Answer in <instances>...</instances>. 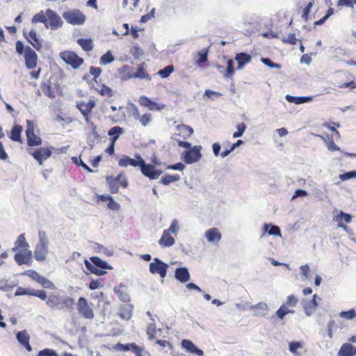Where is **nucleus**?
<instances>
[{"mask_svg": "<svg viewBox=\"0 0 356 356\" xmlns=\"http://www.w3.org/2000/svg\"><path fill=\"white\" fill-rule=\"evenodd\" d=\"M46 304L53 309H71L74 304V300L69 296H62L59 293H51L47 297Z\"/></svg>", "mask_w": 356, "mask_h": 356, "instance_id": "f257e3e1", "label": "nucleus"}, {"mask_svg": "<svg viewBox=\"0 0 356 356\" xmlns=\"http://www.w3.org/2000/svg\"><path fill=\"white\" fill-rule=\"evenodd\" d=\"M16 51L19 55L24 54L25 66L29 70L35 69L38 64V57L35 51L29 46L24 47L22 41L16 42Z\"/></svg>", "mask_w": 356, "mask_h": 356, "instance_id": "f03ea898", "label": "nucleus"}, {"mask_svg": "<svg viewBox=\"0 0 356 356\" xmlns=\"http://www.w3.org/2000/svg\"><path fill=\"white\" fill-rule=\"evenodd\" d=\"M175 129L176 132L172 136V139L177 143L179 147L191 148V143L187 142L186 140L193 135V128L188 125L181 124L177 125Z\"/></svg>", "mask_w": 356, "mask_h": 356, "instance_id": "7ed1b4c3", "label": "nucleus"}, {"mask_svg": "<svg viewBox=\"0 0 356 356\" xmlns=\"http://www.w3.org/2000/svg\"><path fill=\"white\" fill-rule=\"evenodd\" d=\"M39 242L36 245L34 251V257L38 261H43L46 259L48 254V239L44 231H39Z\"/></svg>", "mask_w": 356, "mask_h": 356, "instance_id": "20e7f679", "label": "nucleus"}, {"mask_svg": "<svg viewBox=\"0 0 356 356\" xmlns=\"http://www.w3.org/2000/svg\"><path fill=\"white\" fill-rule=\"evenodd\" d=\"M106 184L108 186L109 191L112 194H115L119 191V185L126 188L129 186L128 180L123 172L119 173L116 177L107 176L106 177Z\"/></svg>", "mask_w": 356, "mask_h": 356, "instance_id": "39448f33", "label": "nucleus"}, {"mask_svg": "<svg viewBox=\"0 0 356 356\" xmlns=\"http://www.w3.org/2000/svg\"><path fill=\"white\" fill-rule=\"evenodd\" d=\"M298 299L294 295H290L287 297L286 300L275 312V315L278 318L282 320L288 314H294V307H296Z\"/></svg>", "mask_w": 356, "mask_h": 356, "instance_id": "423d86ee", "label": "nucleus"}, {"mask_svg": "<svg viewBox=\"0 0 356 356\" xmlns=\"http://www.w3.org/2000/svg\"><path fill=\"white\" fill-rule=\"evenodd\" d=\"M76 310L79 315L88 320H92L95 317V313L92 304L89 303L84 297H80L76 302Z\"/></svg>", "mask_w": 356, "mask_h": 356, "instance_id": "0eeeda50", "label": "nucleus"}, {"mask_svg": "<svg viewBox=\"0 0 356 356\" xmlns=\"http://www.w3.org/2000/svg\"><path fill=\"white\" fill-rule=\"evenodd\" d=\"M181 155L183 161L186 164H192L198 162L202 159V146L195 145L193 147L186 149Z\"/></svg>", "mask_w": 356, "mask_h": 356, "instance_id": "6e6552de", "label": "nucleus"}, {"mask_svg": "<svg viewBox=\"0 0 356 356\" xmlns=\"http://www.w3.org/2000/svg\"><path fill=\"white\" fill-rule=\"evenodd\" d=\"M60 57L67 65L73 69L79 68L84 62L83 58L79 57L75 52L72 51H64L60 52Z\"/></svg>", "mask_w": 356, "mask_h": 356, "instance_id": "1a4fd4ad", "label": "nucleus"}, {"mask_svg": "<svg viewBox=\"0 0 356 356\" xmlns=\"http://www.w3.org/2000/svg\"><path fill=\"white\" fill-rule=\"evenodd\" d=\"M26 136L30 147L40 146L42 143L41 138L35 134L34 123L30 120H26Z\"/></svg>", "mask_w": 356, "mask_h": 356, "instance_id": "9d476101", "label": "nucleus"}, {"mask_svg": "<svg viewBox=\"0 0 356 356\" xmlns=\"http://www.w3.org/2000/svg\"><path fill=\"white\" fill-rule=\"evenodd\" d=\"M63 17L67 23L73 25H81L86 19V15L78 9L66 11Z\"/></svg>", "mask_w": 356, "mask_h": 356, "instance_id": "9b49d317", "label": "nucleus"}, {"mask_svg": "<svg viewBox=\"0 0 356 356\" xmlns=\"http://www.w3.org/2000/svg\"><path fill=\"white\" fill-rule=\"evenodd\" d=\"M90 260L92 264L89 262L88 260H85V266L86 268L90 270L92 273L100 275L104 274L105 272L97 268V267H99L102 269L107 268V264L106 261L102 260L98 257H92Z\"/></svg>", "mask_w": 356, "mask_h": 356, "instance_id": "f8f14e48", "label": "nucleus"}, {"mask_svg": "<svg viewBox=\"0 0 356 356\" xmlns=\"http://www.w3.org/2000/svg\"><path fill=\"white\" fill-rule=\"evenodd\" d=\"M23 35L29 43H30L33 48L40 51L42 48V40L37 34L35 29H32L29 31L26 29L23 30Z\"/></svg>", "mask_w": 356, "mask_h": 356, "instance_id": "ddd939ff", "label": "nucleus"}, {"mask_svg": "<svg viewBox=\"0 0 356 356\" xmlns=\"http://www.w3.org/2000/svg\"><path fill=\"white\" fill-rule=\"evenodd\" d=\"M139 168L142 174L149 179H156L162 174L161 170L156 169L154 165L146 163L143 159H141Z\"/></svg>", "mask_w": 356, "mask_h": 356, "instance_id": "4468645a", "label": "nucleus"}, {"mask_svg": "<svg viewBox=\"0 0 356 356\" xmlns=\"http://www.w3.org/2000/svg\"><path fill=\"white\" fill-rule=\"evenodd\" d=\"M168 266L158 258L154 259V262L149 264V271L152 274H159L161 278L166 276Z\"/></svg>", "mask_w": 356, "mask_h": 356, "instance_id": "2eb2a0df", "label": "nucleus"}, {"mask_svg": "<svg viewBox=\"0 0 356 356\" xmlns=\"http://www.w3.org/2000/svg\"><path fill=\"white\" fill-rule=\"evenodd\" d=\"M40 88L44 95L50 99H54L60 92L58 84H52L50 80L42 82Z\"/></svg>", "mask_w": 356, "mask_h": 356, "instance_id": "dca6fc26", "label": "nucleus"}, {"mask_svg": "<svg viewBox=\"0 0 356 356\" xmlns=\"http://www.w3.org/2000/svg\"><path fill=\"white\" fill-rule=\"evenodd\" d=\"M40 165L49 158L52 154V147H39L33 152H29Z\"/></svg>", "mask_w": 356, "mask_h": 356, "instance_id": "f3484780", "label": "nucleus"}, {"mask_svg": "<svg viewBox=\"0 0 356 356\" xmlns=\"http://www.w3.org/2000/svg\"><path fill=\"white\" fill-rule=\"evenodd\" d=\"M32 258L33 254L31 250H18L14 256L15 262L19 266L23 264L31 266L32 263Z\"/></svg>", "mask_w": 356, "mask_h": 356, "instance_id": "a211bd4d", "label": "nucleus"}, {"mask_svg": "<svg viewBox=\"0 0 356 356\" xmlns=\"http://www.w3.org/2000/svg\"><path fill=\"white\" fill-rule=\"evenodd\" d=\"M26 295L38 297L42 300H45L47 299V293L43 290L29 289L19 286L15 293V296Z\"/></svg>", "mask_w": 356, "mask_h": 356, "instance_id": "6ab92c4d", "label": "nucleus"}, {"mask_svg": "<svg viewBox=\"0 0 356 356\" xmlns=\"http://www.w3.org/2000/svg\"><path fill=\"white\" fill-rule=\"evenodd\" d=\"M138 102L140 106L146 107L150 111H160L163 110L165 106L164 104L155 102L150 98L144 95L139 98Z\"/></svg>", "mask_w": 356, "mask_h": 356, "instance_id": "aec40b11", "label": "nucleus"}, {"mask_svg": "<svg viewBox=\"0 0 356 356\" xmlns=\"http://www.w3.org/2000/svg\"><path fill=\"white\" fill-rule=\"evenodd\" d=\"M142 159L141 156L138 154H135V159H131L129 156L123 155L118 160V165L119 166L124 168H126L128 165H131L134 168L139 167Z\"/></svg>", "mask_w": 356, "mask_h": 356, "instance_id": "412c9836", "label": "nucleus"}, {"mask_svg": "<svg viewBox=\"0 0 356 356\" xmlns=\"http://www.w3.org/2000/svg\"><path fill=\"white\" fill-rule=\"evenodd\" d=\"M46 15L47 19V27L49 26L51 29H55L61 26L63 22L55 11L51 9H47L46 10Z\"/></svg>", "mask_w": 356, "mask_h": 356, "instance_id": "4be33fe9", "label": "nucleus"}, {"mask_svg": "<svg viewBox=\"0 0 356 356\" xmlns=\"http://www.w3.org/2000/svg\"><path fill=\"white\" fill-rule=\"evenodd\" d=\"M95 106V102L93 100H90L86 103L81 102L77 103L76 107L80 111L81 114L83 115L84 119L86 122H89L90 118V113L92 108Z\"/></svg>", "mask_w": 356, "mask_h": 356, "instance_id": "5701e85b", "label": "nucleus"}, {"mask_svg": "<svg viewBox=\"0 0 356 356\" xmlns=\"http://www.w3.org/2000/svg\"><path fill=\"white\" fill-rule=\"evenodd\" d=\"M145 66V65L144 63L139 64L136 67V72L129 74L127 79L136 78L150 81L152 79V76L147 73Z\"/></svg>", "mask_w": 356, "mask_h": 356, "instance_id": "b1692460", "label": "nucleus"}, {"mask_svg": "<svg viewBox=\"0 0 356 356\" xmlns=\"http://www.w3.org/2000/svg\"><path fill=\"white\" fill-rule=\"evenodd\" d=\"M114 348L120 350V351H127V350H131L133 351L136 356H140L142 355L143 349L142 348L137 346L136 343H127V344H122V343H117Z\"/></svg>", "mask_w": 356, "mask_h": 356, "instance_id": "393cba45", "label": "nucleus"}, {"mask_svg": "<svg viewBox=\"0 0 356 356\" xmlns=\"http://www.w3.org/2000/svg\"><path fill=\"white\" fill-rule=\"evenodd\" d=\"M17 339L29 352L32 350V348L29 343L30 336L26 330L17 332Z\"/></svg>", "mask_w": 356, "mask_h": 356, "instance_id": "a878e982", "label": "nucleus"}, {"mask_svg": "<svg viewBox=\"0 0 356 356\" xmlns=\"http://www.w3.org/2000/svg\"><path fill=\"white\" fill-rule=\"evenodd\" d=\"M175 240L173 236H171L169 230L165 229L163 234L159 239V243L162 247H170L175 244Z\"/></svg>", "mask_w": 356, "mask_h": 356, "instance_id": "bb28decb", "label": "nucleus"}, {"mask_svg": "<svg viewBox=\"0 0 356 356\" xmlns=\"http://www.w3.org/2000/svg\"><path fill=\"white\" fill-rule=\"evenodd\" d=\"M205 237L211 243H218L221 239V233L216 228L209 229L205 233Z\"/></svg>", "mask_w": 356, "mask_h": 356, "instance_id": "cd10ccee", "label": "nucleus"}, {"mask_svg": "<svg viewBox=\"0 0 356 356\" xmlns=\"http://www.w3.org/2000/svg\"><path fill=\"white\" fill-rule=\"evenodd\" d=\"M29 250V245L27 243L25 234H21L15 243V247L13 248V252L18 250Z\"/></svg>", "mask_w": 356, "mask_h": 356, "instance_id": "c85d7f7f", "label": "nucleus"}, {"mask_svg": "<svg viewBox=\"0 0 356 356\" xmlns=\"http://www.w3.org/2000/svg\"><path fill=\"white\" fill-rule=\"evenodd\" d=\"M333 220L338 222L339 227L346 229V226L343 224V221L346 223H350L352 220V216L350 214L346 213L341 211L337 215L334 216Z\"/></svg>", "mask_w": 356, "mask_h": 356, "instance_id": "c756f323", "label": "nucleus"}, {"mask_svg": "<svg viewBox=\"0 0 356 356\" xmlns=\"http://www.w3.org/2000/svg\"><path fill=\"white\" fill-rule=\"evenodd\" d=\"M356 355V347L348 343H343L339 351V356H354Z\"/></svg>", "mask_w": 356, "mask_h": 356, "instance_id": "7c9ffc66", "label": "nucleus"}, {"mask_svg": "<svg viewBox=\"0 0 356 356\" xmlns=\"http://www.w3.org/2000/svg\"><path fill=\"white\" fill-rule=\"evenodd\" d=\"M133 115L134 119L138 120L143 127L147 126L152 121V115L150 113H145L140 115L136 108L134 111Z\"/></svg>", "mask_w": 356, "mask_h": 356, "instance_id": "2f4dec72", "label": "nucleus"}, {"mask_svg": "<svg viewBox=\"0 0 356 356\" xmlns=\"http://www.w3.org/2000/svg\"><path fill=\"white\" fill-rule=\"evenodd\" d=\"M163 330L160 328L157 329L154 325H150L147 328V334L148 339L151 341L155 340V341L161 338Z\"/></svg>", "mask_w": 356, "mask_h": 356, "instance_id": "473e14b6", "label": "nucleus"}, {"mask_svg": "<svg viewBox=\"0 0 356 356\" xmlns=\"http://www.w3.org/2000/svg\"><path fill=\"white\" fill-rule=\"evenodd\" d=\"M252 57L246 53H238L235 56V60L238 63L237 69L241 70L243 66L251 61Z\"/></svg>", "mask_w": 356, "mask_h": 356, "instance_id": "72a5a7b5", "label": "nucleus"}, {"mask_svg": "<svg viewBox=\"0 0 356 356\" xmlns=\"http://www.w3.org/2000/svg\"><path fill=\"white\" fill-rule=\"evenodd\" d=\"M22 127L19 124H15L13 126L10 134L9 138L13 140L15 142H18L22 143Z\"/></svg>", "mask_w": 356, "mask_h": 356, "instance_id": "f704fd0d", "label": "nucleus"}, {"mask_svg": "<svg viewBox=\"0 0 356 356\" xmlns=\"http://www.w3.org/2000/svg\"><path fill=\"white\" fill-rule=\"evenodd\" d=\"M175 277L181 282H186L190 279V275L186 268H178L175 270Z\"/></svg>", "mask_w": 356, "mask_h": 356, "instance_id": "c9c22d12", "label": "nucleus"}, {"mask_svg": "<svg viewBox=\"0 0 356 356\" xmlns=\"http://www.w3.org/2000/svg\"><path fill=\"white\" fill-rule=\"evenodd\" d=\"M181 346L186 350L191 353H196L197 355L202 356L203 355V351L200 349L197 348L195 345L192 343L191 341L188 339H184L181 341Z\"/></svg>", "mask_w": 356, "mask_h": 356, "instance_id": "e433bc0d", "label": "nucleus"}, {"mask_svg": "<svg viewBox=\"0 0 356 356\" xmlns=\"http://www.w3.org/2000/svg\"><path fill=\"white\" fill-rule=\"evenodd\" d=\"M123 132L124 130L122 127L115 126L108 130V134L111 137V141L115 143L116 140L119 138L120 136L123 134Z\"/></svg>", "mask_w": 356, "mask_h": 356, "instance_id": "4c0bfd02", "label": "nucleus"}, {"mask_svg": "<svg viewBox=\"0 0 356 356\" xmlns=\"http://www.w3.org/2000/svg\"><path fill=\"white\" fill-rule=\"evenodd\" d=\"M264 231L268 232L269 235L281 236V232L279 227L269 224H264L263 227Z\"/></svg>", "mask_w": 356, "mask_h": 356, "instance_id": "58836bf2", "label": "nucleus"}, {"mask_svg": "<svg viewBox=\"0 0 356 356\" xmlns=\"http://www.w3.org/2000/svg\"><path fill=\"white\" fill-rule=\"evenodd\" d=\"M77 43L85 51H90L93 49L92 40L91 39L79 38Z\"/></svg>", "mask_w": 356, "mask_h": 356, "instance_id": "ea45409f", "label": "nucleus"}, {"mask_svg": "<svg viewBox=\"0 0 356 356\" xmlns=\"http://www.w3.org/2000/svg\"><path fill=\"white\" fill-rule=\"evenodd\" d=\"M32 22L33 23L41 22V23H43L46 27H47V19L46 12L44 13V11L41 10L39 13L34 15V16L32 18Z\"/></svg>", "mask_w": 356, "mask_h": 356, "instance_id": "a19ab883", "label": "nucleus"}, {"mask_svg": "<svg viewBox=\"0 0 356 356\" xmlns=\"http://www.w3.org/2000/svg\"><path fill=\"white\" fill-rule=\"evenodd\" d=\"M208 51L205 49L198 51L195 57V63L200 65L207 60Z\"/></svg>", "mask_w": 356, "mask_h": 356, "instance_id": "79ce46f5", "label": "nucleus"}, {"mask_svg": "<svg viewBox=\"0 0 356 356\" xmlns=\"http://www.w3.org/2000/svg\"><path fill=\"white\" fill-rule=\"evenodd\" d=\"M175 70V67L173 65H169L164 68L159 70L157 72V74L162 79L168 78L170 74Z\"/></svg>", "mask_w": 356, "mask_h": 356, "instance_id": "37998d69", "label": "nucleus"}, {"mask_svg": "<svg viewBox=\"0 0 356 356\" xmlns=\"http://www.w3.org/2000/svg\"><path fill=\"white\" fill-rule=\"evenodd\" d=\"M286 99L289 102L294 103L296 104H303L311 100V97H293L290 95H286Z\"/></svg>", "mask_w": 356, "mask_h": 356, "instance_id": "c03bdc74", "label": "nucleus"}, {"mask_svg": "<svg viewBox=\"0 0 356 356\" xmlns=\"http://www.w3.org/2000/svg\"><path fill=\"white\" fill-rule=\"evenodd\" d=\"M180 179V177L179 175H166L164 177H163L161 179V182L163 185H168L169 184L177 181Z\"/></svg>", "mask_w": 356, "mask_h": 356, "instance_id": "a18cd8bd", "label": "nucleus"}, {"mask_svg": "<svg viewBox=\"0 0 356 356\" xmlns=\"http://www.w3.org/2000/svg\"><path fill=\"white\" fill-rule=\"evenodd\" d=\"M114 60V56H113L111 51H108L106 54L102 55L100 58L101 65H107L112 63Z\"/></svg>", "mask_w": 356, "mask_h": 356, "instance_id": "49530a36", "label": "nucleus"}, {"mask_svg": "<svg viewBox=\"0 0 356 356\" xmlns=\"http://www.w3.org/2000/svg\"><path fill=\"white\" fill-rule=\"evenodd\" d=\"M234 74V62L232 59L228 60L227 70L224 73V77L231 78Z\"/></svg>", "mask_w": 356, "mask_h": 356, "instance_id": "de8ad7c7", "label": "nucleus"}, {"mask_svg": "<svg viewBox=\"0 0 356 356\" xmlns=\"http://www.w3.org/2000/svg\"><path fill=\"white\" fill-rule=\"evenodd\" d=\"M282 41L285 44H296L298 39L296 37L294 33H289L287 36H284L282 38Z\"/></svg>", "mask_w": 356, "mask_h": 356, "instance_id": "09e8293b", "label": "nucleus"}, {"mask_svg": "<svg viewBox=\"0 0 356 356\" xmlns=\"http://www.w3.org/2000/svg\"><path fill=\"white\" fill-rule=\"evenodd\" d=\"M314 3V0L309 1L302 10V18L304 19L305 22H307L309 19V13H310V10L312 9V7L313 6Z\"/></svg>", "mask_w": 356, "mask_h": 356, "instance_id": "8fccbe9b", "label": "nucleus"}, {"mask_svg": "<svg viewBox=\"0 0 356 356\" xmlns=\"http://www.w3.org/2000/svg\"><path fill=\"white\" fill-rule=\"evenodd\" d=\"M339 316L347 320H350L356 317V312L353 309L346 312H341L339 313Z\"/></svg>", "mask_w": 356, "mask_h": 356, "instance_id": "3c124183", "label": "nucleus"}, {"mask_svg": "<svg viewBox=\"0 0 356 356\" xmlns=\"http://www.w3.org/2000/svg\"><path fill=\"white\" fill-rule=\"evenodd\" d=\"M39 284H40L45 289H56V286L54 285V284L49 280L48 279L44 277H42L41 279L40 280Z\"/></svg>", "mask_w": 356, "mask_h": 356, "instance_id": "603ef678", "label": "nucleus"}, {"mask_svg": "<svg viewBox=\"0 0 356 356\" xmlns=\"http://www.w3.org/2000/svg\"><path fill=\"white\" fill-rule=\"evenodd\" d=\"M131 310L129 306H125L120 309V316L122 318L128 320L131 317Z\"/></svg>", "mask_w": 356, "mask_h": 356, "instance_id": "864d4df0", "label": "nucleus"}, {"mask_svg": "<svg viewBox=\"0 0 356 356\" xmlns=\"http://www.w3.org/2000/svg\"><path fill=\"white\" fill-rule=\"evenodd\" d=\"M72 160L74 164L76 165H81L86 170H87L89 172H92L93 170L88 165H86L80 158H77L76 156H74L72 158Z\"/></svg>", "mask_w": 356, "mask_h": 356, "instance_id": "5fc2aeb1", "label": "nucleus"}, {"mask_svg": "<svg viewBox=\"0 0 356 356\" xmlns=\"http://www.w3.org/2000/svg\"><path fill=\"white\" fill-rule=\"evenodd\" d=\"M243 143V140H238L236 141V143H234L232 145L231 147L229 149H225V151L222 152L221 154H220V156L222 157V158H225L227 156H228L236 147H238V145H241Z\"/></svg>", "mask_w": 356, "mask_h": 356, "instance_id": "6e6d98bb", "label": "nucleus"}, {"mask_svg": "<svg viewBox=\"0 0 356 356\" xmlns=\"http://www.w3.org/2000/svg\"><path fill=\"white\" fill-rule=\"evenodd\" d=\"M24 275L29 276L33 280H35L37 282H39L42 276H41L38 272L34 270H28L24 273Z\"/></svg>", "mask_w": 356, "mask_h": 356, "instance_id": "4d7b16f0", "label": "nucleus"}, {"mask_svg": "<svg viewBox=\"0 0 356 356\" xmlns=\"http://www.w3.org/2000/svg\"><path fill=\"white\" fill-rule=\"evenodd\" d=\"M36 356H58L56 350L50 348H44L40 350Z\"/></svg>", "mask_w": 356, "mask_h": 356, "instance_id": "13d9d810", "label": "nucleus"}, {"mask_svg": "<svg viewBox=\"0 0 356 356\" xmlns=\"http://www.w3.org/2000/svg\"><path fill=\"white\" fill-rule=\"evenodd\" d=\"M98 91L99 94L103 96H106L108 97H111L113 96V91L111 88L107 86L103 85Z\"/></svg>", "mask_w": 356, "mask_h": 356, "instance_id": "bf43d9fd", "label": "nucleus"}, {"mask_svg": "<svg viewBox=\"0 0 356 356\" xmlns=\"http://www.w3.org/2000/svg\"><path fill=\"white\" fill-rule=\"evenodd\" d=\"M245 129H246V125L245 124V123L241 122V123L238 124L237 125V131H236L233 134V137L234 138L241 137L243 134Z\"/></svg>", "mask_w": 356, "mask_h": 356, "instance_id": "052dcab7", "label": "nucleus"}, {"mask_svg": "<svg viewBox=\"0 0 356 356\" xmlns=\"http://www.w3.org/2000/svg\"><path fill=\"white\" fill-rule=\"evenodd\" d=\"M261 61L266 65L272 68L280 69L281 67L280 64L273 63L270 58H261Z\"/></svg>", "mask_w": 356, "mask_h": 356, "instance_id": "680f3d73", "label": "nucleus"}, {"mask_svg": "<svg viewBox=\"0 0 356 356\" xmlns=\"http://www.w3.org/2000/svg\"><path fill=\"white\" fill-rule=\"evenodd\" d=\"M339 88L341 89L348 88L350 90L356 88V81H350L348 82L342 83L339 85Z\"/></svg>", "mask_w": 356, "mask_h": 356, "instance_id": "e2e57ef3", "label": "nucleus"}, {"mask_svg": "<svg viewBox=\"0 0 356 356\" xmlns=\"http://www.w3.org/2000/svg\"><path fill=\"white\" fill-rule=\"evenodd\" d=\"M102 73V69L100 67H97L94 66H91L90 67V74L93 76V80L97 81V78L100 76Z\"/></svg>", "mask_w": 356, "mask_h": 356, "instance_id": "0e129e2a", "label": "nucleus"}, {"mask_svg": "<svg viewBox=\"0 0 356 356\" xmlns=\"http://www.w3.org/2000/svg\"><path fill=\"white\" fill-rule=\"evenodd\" d=\"M339 178L342 181L348 180L353 178H356V171H350L339 175Z\"/></svg>", "mask_w": 356, "mask_h": 356, "instance_id": "69168bd1", "label": "nucleus"}, {"mask_svg": "<svg viewBox=\"0 0 356 356\" xmlns=\"http://www.w3.org/2000/svg\"><path fill=\"white\" fill-rule=\"evenodd\" d=\"M289 350L292 353L296 354L298 349L302 347V344L299 341H292V342L289 343Z\"/></svg>", "mask_w": 356, "mask_h": 356, "instance_id": "338daca9", "label": "nucleus"}, {"mask_svg": "<svg viewBox=\"0 0 356 356\" xmlns=\"http://www.w3.org/2000/svg\"><path fill=\"white\" fill-rule=\"evenodd\" d=\"M337 6L338 8L348 7V8H353V1L352 0H337Z\"/></svg>", "mask_w": 356, "mask_h": 356, "instance_id": "774afa93", "label": "nucleus"}]
</instances>
